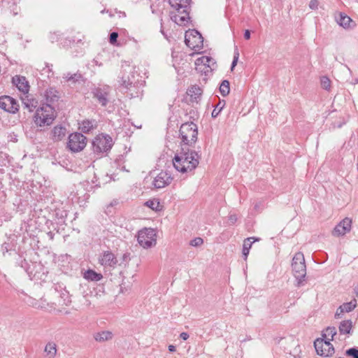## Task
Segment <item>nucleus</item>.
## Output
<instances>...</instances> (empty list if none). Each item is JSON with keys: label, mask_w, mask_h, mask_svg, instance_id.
<instances>
[{"label": "nucleus", "mask_w": 358, "mask_h": 358, "mask_svg": "<svg viewBox=\"0 0 358 358\" xmlns=\"http://www.w3.org/2000/svg\"><path fill=\"white\" fill-rule=\"evenodd\" d=\"M236 220L237 217L236 215H231L229 217V221L231 224H234L236 222Z\"/></svg>", "instance_id": "nucleus-45"}, {"label": "nucleus", "mask_w": 358, "mask_h": 358, "mask_svg": "<svg viewBox=\"0 0 358 358\" xmlns=\"http://www.w3.org/2000/svg\"><path fill=\"white\" fill-rule=\"evenodd\" d=\"M180 338L186 341L189 338V334L186 332H182L180 335Z\"/></svg>", "instance_id": "nucleus-46"}, {"label": "nucleus", "mask_w": 358, "mask_h": 358, "mask_svg": "<svg viewBox=\"0 0 358 358\" xmlns=\"http://www.w3.org/2000/svg\"><path fill=\"white\" fill-rule=\"evenodd\" d=\"M292 268L293 274L297 280V286L303 285L304 278L306 275V266L302 252H299L294 255L292 259Z\"/></svg>", "instance_id": "nucleus-4"}, {"label": "nucleus", "mask_w": 358, "mask_h": 358, "mask_svg": "<svg viewBox=\"0 0 358 358\" xmlns=\"http://www.w3.org/2000/svg\"><path fill=\"white\" fill-rule=\"evenodd\" d=\"M109 87H96L92 90V98L103 107L106 106L109 102Z\"/></svg>", "instance_id": "nucleus-12"}, {"label": "nucleus", "mask_w": 358, "mask_h": 358, "mask_svg": "<svg viewBox=\"0 0 358 358\" xmlns=\"http://www.w3.org/2000/svg\"><path fill=\"white\" fill-rule=\"evenodd\" d=\"M321 86L323 89L329 90L331 87V81L329 78L323 76L321 78Z\"/></svg>", "instance_id": "nucleus-37"}, {"label": "nucleus", "mask_w": 358, "mask_h": 358, "mask_svg": "<svg viewBox=\"0 0 358 358\" xmlns=\"http://www.w3.org/2000/svg\"><path fill=\"white\" fill-rule=\"evenodd\" d=\"M180 134L182 142L187 145H192L197 140L198 128L196 124L185 122L180 128Z\"/></svg>", "instance_id": "nucleus-6"}, {"label": "nucleus", "mask_w": 358, "mask_h": 358, "mask_svg": "<svg viewBox=\"0 0 358 358\" xmlns=\"http://www.w3.org/2000/svg\"><path fill=\"white\" fill-rule=\"evenodd\" d=\"M202 94V90L197 85H193L188 89L187 94L191 96L192 99L196 100Z\"/></svg>", "instance_id": "nucleus-27"}, {"label": "nucleus", "mask_w": 358, "mask_h": 358, "mask_svg": "<svg viewBox=\"0 0 358 358\" xmlns=\"http://www.w3.org/2000/svg\"><path fill=\"white\" fill-rule=\"evenodd\" d=\"M224 105H225L224 101H220L217 104L215 108L213 109V110L212 111V113H211L212 117H213V118L217 117L218 116V115L220 114V113L221 112V110H222V108H224Z\"/></svg>", "instance_id": "nucleus-36"}, {"label": "nucleus", "mask_w": 358, "mask_h": 358, "mask_svg": "<svg viewBox=\"0 0 358 358\" xmlns=\"http://www.w3.org/2000/svg\"><path fill=\"white\" fill-rule=\"evenodd\" d=\"M357 294H358V287H357Z\"/></svg>", "instance_id": "nucleus-53"}, {"label": "nucleus", "mask_w": 358, "mask_h": 358, "mask_svg": "<svg viewBox=\"0 0 358 358\" xmlns=\"http://www.w3.org/2000/svg\"><path fill=\"white\" fill-rule=\"evenodd\" d=\"M259 240L260 238L255 237H249L244 240L242 253L245 260L248 258L252 243L255 241H259Z\"/></svg>", "instance_id": "nucleus-18"}, {"label": "nucleus", "mask_w": 358, "mask_h": 358, "mask_svg": "<svg viewBox=\"0 0 358 358\" xmlns=\"http://www.w3.org/2000/svg\"><path fill=\"white\" fill-rule=\"evenodd\" d=\"M169 350L171 352H173L176 351V346L173 345H169Z\"/></svg>", "instance_id": "nucleus-50"}, {"label": "nucleus", "mask_w": 358, "mask_h": 358, "mask_svg": "<svg viewBox=\"0 0 358 358\" xmlns=\"http://www.w3.org/2000/svg\"><path fill=\"white\" fill-rule=\"evenodd\" d=\"M199 156L194 150L188 148H182L181 150L177 152L173 159L175 169L181 172L187 173L194 170L199 164Z\"/></svg>", "instance_id": "nucleus-1"}, {"label": "nucleus", "mask_w": 358, "mask_h": 358, "mask_svg": "<svg viewBox=\"0 0 358 358\" xmlns=\"http://www.w3.org/2000/svg\"><path fill=\"white\" fill-rule=\"evenodd\" d=\"M12 83L17 88L23 93H27L29 90V85L25 77L15 76L12 79Z\"/></svg>", "instance_id": "nucleus-16"}, {"label": "nucleus", "mask_w": 358, "mask_h": 358, "mask_svg": "<svg viewBox=\"0 0 358 358\" xmlns=\"http://www.w3.org/2000/svg\"><path fill=\"white\" fill-rule=\"evenodd\" d=\"M55 117L54 108L50 103H45L36 110L34 122L37 125L44 127L52 124Z\"/></svg>", "instance_id": "nucleus-5"}, {"label": "nucleus", "mask_w": 358, "mask_h": 358, "mask_svg": "<svg viewBox=\"0 0 358 358\" xmlns=\"http://www.w3.org/2000/svg\"><path fill=\"white\" fill-rule=\"evenodd\" d=\"M203 243V239L200 237H197L190 241V245L194 247H198L201 245Z\"/></svg>", "instance_id": "nucleus-41"}, {"label": "nucleus", "mask_w": 358, "mask_h": 358, "mask_svg": "<svg viewBox=\"0 0 358 358\" xmlns=\"http://www.w3.org/2000/svg\"><path fill=\"white\" fill-rule=\"evenodd\" d=\"M83 278L89 281L98 282L103 278V275L94 270L88 269L84 273Z\"/></svg>", "instance_id": "nucleus-21"}, {"label": "nucleus", "mask_w": 358, "mask_h": 358, "mask_svg": "<svg viewBox=\"0 0 358 358\" xmlns=\"http://www.w3.org/2000/svg\"><path fill=\"white\" fill-rule=\"evenodd\" d=\"M352 22L351 18L343 13L340 14L339 20H338V24L344 28L350 27V22Z\"/></svg>", "instance_id": "nucleus-31"}, {"label": "nucleus", "mask_w": 358, "mask_h": 358, "mask_svg": "<svg viewBox=\"0 0 358 358\" xmlns=\"http://www.w3.org/2000/svg\"><path fill=\"white\" fill-rule=\"evenodd\" d=\"M196 69L201 72V73H204L205 76H208L209 73H211L213 71H214L213 66H206L203 64L196 65Z\"/></svg>", "instance_id": "nucleus-34"}, {"label": "nucleus", "mask_w": 358, "mask_h": 358, "mask_svg": "<svg viewBox=\"0 0 358 358\" xmlns=\"http://www.w3.org/2000/svg\"><path fill=\"white\" fill-rule=\"evenodd\" d=\"M118 203V201L117 200H113L110 203V204L107 206V210H108L110 207H113L116 206Z\"/></svg>", "instance_id": "nucleus-48"}, {"label": "nucleus", "mask_w": 358, "mask_h": 358, "mask_svg": "<svg viewBox=\"0 0 358 358\" xmlns=\"http://www.w3.org/2000/svg\"><path fill=\"white\" fill-rule=\"evenodd\" d=\"M127 254H124V255H123V259H126V258H127Z\"/></svg>", "instance_id": "nucleus-52"}, {"label": "nucleus", "mask_w": 358, "mask_h": 358, "mask_svg": "<svg viewBox=\"0 0 358 358\" xmlns=\"http://www.w3.org/2000/svg\"><path fill=\"white\" fill-rule=\"evenodd\" d=\"M99 263L105 266L115 268L117 264V259L115 255L110 251H104L99 258Z\"/></svg>", "instance_id": "nucleus-14"}, {"label": "nucleus", "mask_w": 358, "mask_h": 358, "mask_svg": "<svg viewBox=\"0 0 358 358\" xmlns=\"http://www.w3.org/2000/svg\"><path fill=\"white\" fill-rule=\"evenodd\" d=\"M64 289H66V287H64L62 284L57 283L55 285V291L59 294L63 291Z\"/></svg>", "instance_id": "nucleus-44"}, {"label": "nucleus", "mask_w": 358, "mask_h": 358, "mask_svg": "<svg viewBox=\"0 0 358 358\" xmlns=\"http://www.w3.org/2000/svg\"><path fill=\"white\" fill-rule=\"evenodd\" d=\"M66 129L64 127L55 126L51 131V139L54 141H59L66 136Z\"/></svg>", "instance_id": "nucleus-17"}, {"label": "nucleus", "mask_w": 358, "mask_h": 358, "mask_svg": "<svg viewBox=\"0 0 358 358\" xmlns=\"http://www.w3.org/2000/svg\"><path fill=\"white\" fill-rule=\"evenodd\" d=\"M203 64L206 66H213L214 70L217 68L216 62L214 59L208 56H202L195 61V65Z\"/></svg>", "instance_id": "nucleus-22"}, {"label": "nucleus", "mask_w": 358, "mask_h": 358, "mask_svg": "<svg viewBox=\"0 0 358 358\" xmlns=\"http://www.w3.org/2000/svg\"><path fill=\"white\" fill-rule=\"evenodd\" d=\"M120 85L122 89L126 90H131L132 87H134V85L129 80V78H127V80L122 78L120 81Z\"/></svg>", "instance_id": "nucleus-35"}, {"label": "nucleus", "mask_w": 358, "mask_h": 358, "mask_svg": "<svg viewBox=\"0 0 358 358\" xmlns=\"http://www.w3.org/2000/svg\"><path fill=\"white\" fill-rule=\"evenodd\" d=\"M352 323L351 320H344L339 325V331L341 334H348L352 329Z\"/></svg>", "instance_id": "nucleus-25"}, {"label": "nucleus", "mask_w": 358, "mask_h": 358, "mask_svg": "<svg viewBox=\"0 0 358 358\" xmlns=\"http://www.w3.org/2000/svg\"><path fill=\"white\" fill-rule=\"evenodd\" d=\"M62 78L67 83L71 84H76L83 81V76L81 73L76 72L75 73H71L69 72L65 73L62 76Z\"/></svg>", "instance_id": "nucleus-19"}, {"label": "nucleus", "mask_w": 358, "mask_h": 358, "mask_svg": "<svg viewBox=\"0 0 358 358\" xmlns=\"http://www.w3.org/2000/svg\"><path fill=\"white\" fill-rule=\"evenodd\" d=\"M96 127L94 120H84L80 126V129L83 133H88Z\"/></svg>", "instance_id": "nucleus-26"}, {"label": "nucleus", "mask_w": 358, "mask_h": 358, "mask_svg": "<svg viewBox=\"0 0 358 358\" xmlns=\"http://www.w3.org/2000/svg\"><path fill=\"white\" fill-rule=\"evenodd\" d=\"M239 58V52L237 48H236L234 53V58L231 66V71H233L234 67L236 66L238 60Z\"/></svg>", "instance_id": "nucleus-39"}, {"label": "nucleus", "mask_w": 358, "mask_h": 358, "mask_svg": "<svg viewBox=\"0 0 358 358\" xmlns=\"http://www.w3.org/2000/svg\"><path fill=\"white\" fill-rule=\"evenodd\" d=\"M87 145V138L81 133H73L69 136L67 148L72 152L82 151Z\"/></svg>", "instance_id": "nucleus-7"}, {"label": "nucleus", "mask_w": 358, "mask_h": 358, "mask_svg": "<svg viewBox=\"0 0 358 358\" xmlns=\"http://www.w3.org/2000/svg\"><path fill=\"white\" fill-rule=\"evenodd\" d=\"M345 355L353 358H358V348L355 347L347 350Z\"/></svg>", "instance_id": "nucleus-38"}, {"label": "nucleus", "mask_w": 358, "mask_h": 358, "mask_svg": "<svg viewBox=\"0 0 358 358\" xmlns=\"http://www.w3.org/2000/svg\"><path fill=\"white\" fill-rule=\"evenodd\" d=\"M174 10L171 11V20L179 25H184L190 19L189 13L191 0H169Z\"/></svg>", "instance_id": "nucleus-2"}, {"label": "nucleus", "mask_w": 358, "mask_h": 358, "mask_svg": "<svg viewBox=\"0 0 358 358\" xmlns=\"http://www.w3.org/2000/svg\"><path fill=\"white\" fill-rule=\"evenodd\" d=\"M44 352L48 358H54L57 354V345L53 342H49L46 344Z\"/></svg>", "instance_id": "nucleus-24"}, {"label": "nucleus", "mask_w": 358, "mask_h": 358, "mask_svg": "<svg viewBox=\"0 0 358 358\" xmlns=\"http://www.w3.org/2000/svg\"><path fill=\"white\" fill-rule=\"evenodd\" d=\"M59 297L62 300V305L69 306L71 303V296L66 289H64L63 291L61 292Z\"/></svg>", "instance_id": "nucleus-30"}, {"label": "nucleus", "mask_w": 358, "mask_h": 358, "mask_svg": "<svg viewBox=\"0 0 358 358\" xmlns=\"http://www.w3.org/2000/svg\"><path fill=\"white\" fill-rule=\"evenodd\" d=\"M113 334L110 331H102L94 335L96 341L103 343L113 338Z\"/></svg>", "instance_id": "nucleus-23"}, {"label": "nucleus", "mask_w": 358, "mask_h": 358, "mask_svg": "<svg viewBox=\"0 0 358 358\" xmlns=\"http://www.w3.org/2000/svg\"><path fill=\"white\" fill-rule=\"evenodd\" d=\"M314 347L317 354L322 357H330L335 352L334 348L330 341L324 338H317L314 341Z\"/></svg>", "instance_id": "nucleus-9"}, {"label": "nucleus", "mask_w": 358, "mask_h": 358, "mask_svg": "<svg viewBox=\"0 0 358 358\" xmlns=\"http://www.w3.org/2000/svg\"><path fill=\"white\" fill-rule=\"evenodd\" d=\"M318 6H319L318 0H311L309 3V8L311 10H317L318 8Z\"/></svg>", "instance_id": "nucleus-43"}, {"label": "nucleus", "mask_w": 358, "mask_h": 358, "mask_svg": "<svg viewBox=\"0 0 358 358\" xmlns=\"http://www.w3.org/2000/svg\"><path fill=\"white\" fill-rule=\"evenodd\" d=\"M244 38L246 39V40H248L250 38V30L248 29H246L244 32Z\"/></svg>", "instance_id": "nucleus-47"}, {"label": "nucleus", "mask_w": 358, "mask_h": 358, "mask_svg": "<svg viewBox=\"0 0 358 358\" xmlns=\"http://www.w3.org/2000/svg\"><path fill=\"white\" fill-rule=\"evenodd\" d=\"M156 234L152 229H144L138 234V242L144 248H150L156 244Z\"/></svg>", "instance_id": "nucleus-8"}, {"label": "nucleus", "mask_w": 358, "mask_h": 358, "mask_svg": "<svg viewBox=\"0 0 358 358\" xmlns=\"http://www.w3.org/2000/svg\"><path fill=\"white\" fill-rule=\"evenodd\" d=\"M352 220L345 217L341 220L334 229L332 235L334 236H344L351 229Z\"/></svg>", "instance_id": "nucleus-13"}, {"label": "nucleus", "mask_w": 358, "mask_h": 358, "mask_svg": "<svg viewBox=\"0 0 358 358\" xmlns=\"http://www.w3.org/2000/svg\"><path fill=\"white\" fill-rule=\"evenodd\" d=\"M0 108L8 113L15 114L19 110L20 105L14 98L4 95L0 96Z\"/></svg>", "instance_id": "nucleus-11"}, {"label": "nucleus", "mask_w": 358, "mask_h": 358, "mask_svg": "<svg viewBox=\"0 0 358 358\" xmlns=\"http://www.w3.org/2000/svg\"><path fill=\"white\" fill-rule=\"evenodd\" d=\"M343 313H341L340 309H339V308H338V310H337V311H336V314H335V317H340V315H341V314H343Z\"/></svg>", "instance_id": "nucleus-51"}, {"label": "nucleus", "mask_w": 358, "mask_h": 358, "mask_svg": "<svg viewBox=\"0 0 358 358\" xmlns=\"http://www.w3.org/2000/svg\"><path fill=\"white\" fill-rule=\"evenodd\" d=\"M50 39L52 40V42H54L55 41H57L58 40L57 35L55 33L52 34L50 35Z\"/></svg>", "instance_id": "nucleus-49"}, {"label": "nucleus", "mask_w": 358, "mask_h": 358, "mask_svg": "<svg viewBox=\"0 0 358 358\" xmlns=\"http://www.w3.org/2000/svg\"><path fill=\"white\" fill-rule=\"evenodd\" d=\"M229 82L227 80H224L220 84V92L223 96H226L229 94Z\"/></svg>", "instance_id": "nucleus-32"}, {"label": "nucleus", "mask_w": 358, "mask_h": 358, "mask_svg": "<svg viewBox=\"0 0 358 358\" xmlns=\"http://www.w3.org/2000/svg\"><path fill=\"white\" fill-rule=\"evenodd\" d=\"M336 334V329L334 327H327L322 334V338L327 341H331L334 339V336Z\"/></svg>", "instance_id": "nucleus-28"}, {"label": "nucleus", "mask_w": 358, "mask_h": 358, "mask_svg": "<svg viewBox=\"0 0 358 358\" xmlns=\"http://www.w3.org/2000/svg\"><path fill=\"white\" fill-rule=\"evenodd\" d=\"M357 306V301L355 299L348 302V303H344L343 305H341L339 307L341 313H349L352 311Z\"/></svg>", "instance_id": "nucleus-29"}, {"label": "nucleus", "mask_w": 358, "mask_h": 358, "mask_svg": "<svg viewBox=\"0 0 358 358\" xmlns=\"http://www.w3.org/2000/svg\"><path fill=\"white\" fill-rule=\"evenodd\" d=\"M59 92L52 87H50L45 90V98L46 101V103H54L57 101L59 99Z\"/></svg>", "instance_id": "nucleus-20"}, {"label": "nucleus", "mask_w": 358, "mask_h": 358, "mask_svg": "<svg viewBox=\"0 0 358 358\" xmlns=\"http://www.w3.org/2000/svg\"><path fill=\"white\" fill-rule=\"evenodd\" d=\"M171 180L172 178L168 173L162 171L155 178L153 185L155 188L160 189L169 185Z\"/></svg>", "instance_id": "nucleus-15"}, {"label": "nucleus", "mask_w": 358, "mask_h": 358, "mask_svg": "<svg viewBox=\"0 0 358 358\" xmlns=\"http://www.w3.org/2000/svg\"><path fill=\"white\" fill-rule=\"evenodd\" d=\"M113 145V138L110 135L100 134L92 142L93 153L96 157H100L103 154L108 152L111 149Z\"/></svg>", "instance_id": "nucleus-3"}, {"label": "nucleus", "mask_w": 358, "mask_h": 358, "mask_svg": "<svg viewBox=\"0 0 358 358\" xmlns=\"http://www.w3.org/2000/svg\"><path fill=\"white\" fill-rule=\"evenodd\" d=\"M296 358V357H295Z\"/></svg>", "instance_id": "nucleus-54"}, {"label": "nucleus", "mask_w": 358, "mask_h": 358, "mask_svg": "<svg viewBox=\"0 0 358 358\" xmlns=\"http://www.w3.org/2000/svg\"><path fill=\"white\" fill-rule=\"evenodd\" d=\"M145 205L152 210H157L159 206V202L157 200H149L146 201Z\"/></svg>", "instance_id": "nucleus-40"}, {"label": "nucleus", "mask_w": 358, "mask_h": 358, "mask_svg": "<svg viewBox=\"0 0 358 358\" xmlns=\"http://www.w3.org/2000/svg\"><path fill=\"white\" fill-rule=\"evenodd\" d=\"M117 38H118L117 32H115V31L112 32V33H110V36H109V42L111 44H115L117 42Z\"/></svg>", "instance_id": "nucleus-42"}, {"label": "nucleus", "mask_w": 358, "mask_h": 358, "mask_svg": "<svg viewBox=\"0 0 358 358\" xmlns=\"http://www.w3.org/2000/svg\"><path fill=\"white\" fill-rule=\"evenodd\" d=\"M185 44L192 49H200L203 47V37L196 30H192L185 34Z\"/></svg>", "instance_id": "nucleus-10"}, {"label": "nucleus", "mask_w": 358, "mask_h": 358, "mask_svg": "<svg viewBox=\"0 0 358 358\" xmlns=\"http://www.w3.org/2000/svg\"><path fill=\"white\" fill-rule=\"evenodd\" d=\"M24 107L29 112L33 111L38 106V101L34 99H27L26 101H23Z\"/></svg>", "instance_id": "nucleus-33"}]
</instances>
